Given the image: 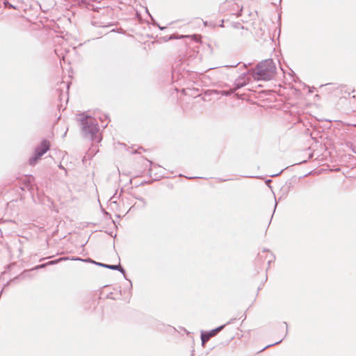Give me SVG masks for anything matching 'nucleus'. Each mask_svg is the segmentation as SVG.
<instances>
[{
	"label": "nucleus",
	"mask_w": 356,
	"mask_h": 356,
	"mask_svg": "<svg viewBox=\"0 0 356 356\" xmlns=\"http://www.w3.org/2000/svg\"><path fill=\"white\" fill-rule=\"evenodd\" d=\"M81 127V133L84 138L95 140L99 128L97 120L85 113L80 114L78 118Z\"/></svg>",
	"instance_id": "obj_1"
},
{
	"label": "nucleus",
	"mask_w": 356,
	"mask_h": 356,
	"mask_svg": "<svg viewBox=\"0 0 356 356\" xmlns=\"http://www.w3.org/2000/svg\"><path fill=\"white\" fill-rule=\"evenodd\" d=\"M252 72L255 79L269 81L273 79L276 74V66L272 59H266L258 63Z\"/></svg>",
	"instance_id": "obj_2"
},
{
	"label": "nucleus",
	"mask_w": 356,
	"mask_h": 356,
	"mask_svg": "<svg viewBox=\"0 0 356 356\" xmlns=\"http://www.w3.org/2000/svg\"><path fill=\"white\" fill-rule=\"evenodd\" d=\"M232 321H228L226 324L220 325L213 330H211L209 332H201V340L202 343L204 345L207 341H208L211 337H215L219 332L222 330V329L225 327L226 325L231 323Z\"/></svg>",
	"instance_id": "obj_3"
},
{
	"label": "nucleus",
	"mask_w": 356,
	"mask_h": 356,
	"mask_svg": "<svg viewBox=\"0 0 356 356\" xmlns=\"http://www.w3.org/2000/svg\"><path fill=\"white\" fill-rule=\"evenodd\" d=\"M50 144L47 140H43L41 143L35 148V152L41 157L49 149Z\"/></svg>",
	"instance_id": "obj_4"
},
{
	"label": "nucleus",
	"mask_w": 356,
	"mask_h": 356,
	"mask_svg": "<svg viewBox=\"0 0 356 356\" xmlns=\"http://www.w3.org/2000/svg\"><path fill=\"white\" fill-rule=\"evenodd\" d=\"M247 74L246 73H243L241 75H240L236 80H235V82H234V90H238L245 86H246L248 82H249V79L247 78Z\"/></svg>",
	"instance_id": "obj_5"
},
{
	"label": "nucleus",
	"mask_w": 356,
	"mask_h": 356,
	"mask_svg": "<svg viewBox=\"0 0 356 356\" xmlns=\"http://www.w3.org/2000/svg\"><path fill=\"white\" fill-rule=\"evenodd\" d=\"M95 264L97 265V266H102V267H104V268H108V269L117 270H119L120 273H122L123 275L125 274L124 269L120 264H118V265H110V264H103V263H95Z\"/></svg>",
	"instance_id": "obj_6"
},
{
	"label": "nucleus",
	"mask_w": 356,
	"mask_h": 356,
	"mask_svg": "<svg viewBox=\"0 0 356 356\" xmlns=\"http://www.w3.org/2000/svg\"><path fill=\"white\" fill-rule=\"evenodd\" d=\"M40 158L41 156L38 155V152H34L33 156L29 158V163L31 165H34Z\"/></svg>",
	"instance_id": "obj_7"
},
{
	"label": "nucleus",
	"mask_w": 356,
	"mask_h": 356,
	"mask_svg": "<svg viewBox=\"0 0 356 356\" xmlns=\"http://www.w3.org/2000/svg\"><path fill=\"white\" fill-rule=\"evenodd\" d=\"M232 27L235 30V32H238L239 30H242L245 33L248 32V29L242 26L239 22L233 23Z\"/></svg>",
	"instance_id": "obj_8"
},
{
	"label": "nucleus",
	"mask_w": 356,
	"mask_h": 356,
	"mask_svg": "<svg viewBox=\"0 0 356 356\" xmlns=\"http://www.w3.org/2000/svg\"><path fill=\"white\" fill-rule=\"evenodd\" d=\"M63 259H64L61 258V259H57V260L51 261H49L47 264L39 265V266H36L35 268L38 269V268H44V267H45L47 265H53V264H57L60 260H63Z\"/></svg>",
	"instance_id": "obj_9"
},
{
	"label": "nucleus",
	"mask_w": 356,
	"mask_h": 356,
	"mask_svg": "<svg viewBox=\"0 0 356 356\" xmlns=\"http://www.w3.org/2000/svg\"><path fill=\"white\" fill-rule=\"evenodd\" d=\"M79 3H81L83 4V6H85L88 9H90V7L92 6V5H90L88 2V0H81L79 1Z\"/></svg>",
	"instance_id": "obj_10"
},
{
	"label": "nucleus",
	"mask_w": 356,
	"mask_h": 356,
	"mask_svg": "<svg viewBox=\"0 0 356 356\" xmlns=\"http://www.w3.org/2000/svg\"><path fill=\"white\" fill-rule=\"evenodd\" d=\"M249 33V31L248 33H245V31H242V30H239L238 32H235L234 34L235 35H241V36H247Z\"/></svg>",
	"instance_id": "obj_11"
},
{
	"label": "nucleus",
	"mask_w": 356,
	"mask_h": 356,
	"mask_svg": "<svg viewBox=\"0 0 356 356\" xmlns=\"http://www.w3.org/2000/svg\"><path fill=\"white\" fill-rule=\"evenodd\" d=\"M188 37H189V36L184 35L176 36L175 35H172L170 36V39H180V38H188Z\"/></svg>",
	"instance_id": "obj_12"
},
{
	"label": "nucleus",
	"mask_w": 356,
	"mask_h": 356,
	"mask_svg": "<svg viewBox=\"0 0 356 356\" xmlns=\"http://www.w3.org/2000/svg\"><path fill=\"white\" fill-rule=\"evenodd\" d=\"M3 4L6 7L17 9L15 6H14L13 4L10 3L8 1L5 0L3 2Z\"/></svg>",
	"instance_id": "obj_13"
},
{
	"label": "nucleus",
	"mask_w": 356,
	"mask_h": 356,
	"mask_svg": "<svg viewBox=\"0 0 356 356\" xmlns=\"http://www.w3.org/2000/svg\"><path fill=\"white\" fill-rule=\"evenodd\" d=\"M74 260H79V261H86V262H90V263H93V264H95L97 263L96 261L92 260L91 259L88 258V259H82L81 258H76V259H74Z\"/></svg>",
	"instance_id": "obj_14"
},
{
	"label": "nucleus",
	"mask_w": 356,
	"mask_h": 356,
	"mask_svg": "<svg viewBox=\"0 0 356 356\" xmlns=\"http://www.w3.org/2000/svg\"><path fill=\"white\" fill-rule=\"evenodd\" d=\"M274 259V256L270 253V259L268 261V265H270V262Z\"/></svg>",
	"instance_id": "obj_15"
},
{
	"label": "nucleus",
	"mask_w": 356,
	"mask_h": 356,
	"mask_svg": "<svg viewBox=\"0 0 356 356\" xmlns=\"http://www.w3.org/2000/svg\"><path fill=\"white\" fill-rule=\"evenodd\" d=\"M193 38H194V40H195L197 42H198L200 41L199 37H198L197 35H193Z\"/></svg>",
	"instance_id": "obj_16"
},
{
	"label": "nucleus",
	"mask_w": 356,
	"mask_h": 356,
	"mask_svg": "<svg viewBox=\"0 0 356 356\" xmlns=\"http://www.w3.org/2000/svg\"><path fill=\"white\" fill-rule=\"evenodd\" d=\"M281 341H282V340H280V341H277V342L274 343H273V345H276V344H277V343H280ZM273 346V344H270V345L267 346L266 347H265L264 348H263V350H264L265 348H268V347H270V346Z\"/></svg>",
	"instance_id": "obj_17"
},
{
	"label": "nucleus",
	"mask_w": 356,
	"mask_h": 356,
	"mask_svg": "<svg viewBox=\"0 0 356 356\" xmlns=\"http://www.w3.org/2000/svg\"><path fill=\"white\" fill-rule=\"evenodd\" d=\"M236 90H234V89H232L229 92H227L225 93V95H230V94L233 93V92H234V91H236Z\"/></svg>",
	"instance_id": "obj_18"
},
{
	"label": "nucleus",
	"mask_w": 356,
	"mask_h": 356,
	"mask_svg": "<svg viewBox=\"0 0 356 356\" xmlns=\"http://www.w3.org/2000/svg\"><path fill=\"white\" fill-rule=\"evenodd\" d=\"M271 181H271V179H267V180L266 181V184H267V186H268V187H270V182H271Z\"/></svg>",
	"instance_id": "obj_19"
},
{
	"label": "nucleus",
	"mask_w": 356,
	"mask_h": 356,
	"mask_svg": "<svg viewBox=\"0 0 356 356\" xmlns=\"http://www.w3.org/2000/svg\"><path fill=\"white\" fill-rule=\"evenodd\" d=\"M238 65V63H236V64H234V63H232V65H230L229 67H236Z\"/></svg>",
	"instance_id": "obj_20"
},
{
	"label": "nucleus",
	"mask_w": 356,
	"mask_h": 356,
	"mask_svg": "<svg viewBox=\"0 0 356 356\" xmlns=\"http://www.w3.org/2000/svg\"><path fill=\"white\" fill-rule=\"evenodd\" d=\"M238 65V63H236V64H234V63H232V65H230L229 67H236Z\"/></svg>",
	"instance_id": "obj_21"
},
{
	"label": "nucleus",
	"mask_w": 356,
	"mask_h": 356,
	"mask_svg": "<svg viewBox=\"0 0 356 356\" xmlns=\"http://www.w3.org/2000/svg\"><path fill=\"white\" fill-rule=\"evenodd\" d=\"M277 205V201L275 200V209H276ZM275 211V209H274V211Z\"/></svg>",
	"instance_id": "obj_22"
},
{
	"label": "nucleus",
	"mask_w": 356,
	"mask_h": 356,
	"mask_svg": "<svg viewBox=\"0 0 356 356\" xmlns=\"http://www.w3.org/2000/svg\"><path fill=\"white\" fill-rule=\"evenodd\" d=\"M148 15H149V16H150V18H151V19H153V17H152V16H151V14H150V13H148Z\"/></svg>",
	"instance_id": "obj_23"
},
{
	"label": "nucleus",
	"mask_w": 356,
	"mask_h": 356,
	"mask_svg": "<svg viewBox=\"0 0 356 356\" xmlns=\"http://www.w3.org/2000/svg\"><path fill=\"white\" fill-rule=\"evenodd\" d=\"M148 15H149V16H150V18H151V19H153V17H152V16H151V14H150V13H148Z\"/></svg>",
	"instance_id": "obj_24"
},
{
	"label": "nucleus",
	"mask_w": 356,
	"mask_h": 356,
	"mask_svg": "<svg viewBox=\"0 0 356 356\" xmlns=\"http://www.w3.org/2000/svg\"><path fill=\"white\" fill-rule=\"evenodd\" d=\"M148 15H149V16H150V18H151V19H153V17H152V16H151V14H150V13H148Z\"/></svg>",
	"instance_id": "obj_25"
},
{
	"label": "nucleus",
	"mask_w": 356,
	"mask_h": 356,
	"mask_svg": "<svg viewBox=\"0 0 356 356\" xmlns=\"http://www.w3.org/2000/svg\"><path fill=\"white\" fill-rule=\"evenodd\" d=\"M148 15H149V16H150V18H151V19H153V17H152V16H151V14H150V13H148Z\"/></svg>",
	"instance_id": "obj_26"
},
{
	"label": "nucleus",
	"mask_w": 356,
	"mask_h": 356,
	"mask_svg": "<svg viewBox=\"0 0 356 356\" xmlns=\"http://www.w3.org/2000/svg\"><path fill=\"white\" fill-rule=\"evenodd\" d=\"M159 28L160 29H161V30H163V29H164V27H161V26H159Z\"/></svg>",
	"instance_id": "obj_27"
}]
</instances>
